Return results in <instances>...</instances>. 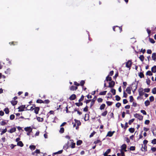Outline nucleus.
I'll return each instance as SVG.
<instances>
[{"instance_id":"obj_35","label":"nucleus","mask_w":156,"mask_h":156,"mask_svg":"<svg viewBox=\"0 0 156 156\" xmlns=\"http://www.w3.org/2000/svg\"><path fill=\"white\" fill-rule=\"evenodd\" d=\"M85 82L84 80H82L80 82V85L82 86V88H83L84 87L83 85L85 84Z\"/></svg>"},{"instance_id":"obj_42","label":"nucleus","mask_w":156,"mask_h":156,"mask_svg":"<svg viewBox=\"0 0 156 156\" xmlns=\"http://www.w3.org/2000/svg\"><path fill=\"white\" fill-rule=\"evenodd\" d=\"M123 85L122 86V87L124 89H125L127 85V82H123Z\"/></svg>"},{"instance_id":"obj_6","label":"nucleus","mask_w":156,"mask_h":156,"mask_svg":"<svg viewBox=\"0 0 156 156\" xmlns=\"http://www.w3.org/2000/svg\"><path fill=\"white\" fill-rule=\"evenodd\" d=\"M97 98L95 96L94 98H93V99H91L90 103V108H91L93 105L95 103V101L96 100Z\"/></svg>"},{"instance_id":"obj_58","label":"nucleus","mask_w":156,"mask_h":156,"mask_svg":"<svg viewBox=\"0 0 156 156\" xmlns=\"http://www.w3.org/2000/svg\"><path fill=\"white\" fill-rule=\"evenodd\" d=\"M152 93L154 94H156V87L154 88L152 90Z\"/></svg>"},{"instance_id":"obj_61","label":"nucleus","mask_w":156,"mask_h":156,"mask_svg":"<svg viewBox=\"0 0 156 156\" xmlns=\"http://www.w3.org/2000/svg\"><path fill=\"white\" fill-rule=\"evenodd\" d=\"M146 83L148 85H149L151 83V80L149 79L146 80Z\"/></svg>"},{"instance_id":"obj_30","label":"nucleus","mask_w":156,"mask_h":156,"mask_svg":"<svg viewBox=\"0 0 156 156\" xmlns=\"http://www.w3.org/2000/svg\"><path fill=\"white\" fill-rule=\"evenodd\" d=\"M107 91H103L101 92L99 94V95H105L106 94V93L107 92Z\"/></svg>"},{"instance_id":"obj_24","label":"nucleus","mask_w":156,"mask_h":156,"mask_svg":"<svg viewBox=\"0 0 156 156\" xmlns=\"http://www.w3.org/2000/svg\"><path fill=\"white\" fill-rule=\"evenodd\" d=\"M122 150H124L125 151H126V144H123L121 146Z\"/></svg>"},{"instance_id":"obj_1","label":"nucleus","mask_w":156,"mask_h":156,"mask_svg":"<svg viewBox=\"0 0 156 156\" xmlns=\"http://www.w3.org/2000/svg\"><path fill=\"white\" fill-rule=\"evenodd\" d=\"M137 85H135L134 86H133V84H132V87H127L126 89V91L128 94H130L131 93V89L133 87H134L135 88L134 89L133 91H135L136 90L137 88Z\"/></svg>"},{"instance_id":"obj_52","label":"nucleus","mask_w":156,"mask_h":156,"mask_svg":"<svg viewBox=\"0 0 156 156\" xmlns=\"http://www.w3.org/2000/svg\"><path fill=\"white\" fill-rule=\"evenodd\" d=\"M7 131V129L6 128L2 131L1 133V135H3V134L5 133Z\"/></svg>"},{"instance_id":"obj_17","label":"nucleus","mask_w":156,"mask_h":156,"mask_svg":"<svg viewBox=\"0 0 156 156\" xmlns=\"http://www.w3.org/2000/svg\"><path fill=\"white\" fill-rule=\"evenodd\" d=\"M10 102L12 105L13 106H15L17 104L18 101H17L14 100L12 99V101H10Z\"/></svg>"},{"instance_id":"obj_53","label":"nucleus","mask_w":156,"mask_h":156,"mask_svg":"<svg viewBox=\"0 0 156 156\" xmlns=\"http://www.w3.org/2000/svg\"><path fill=\"white\" fill-rule=\"evenodd\" d=\"M50 102V101L48 99L45 100L44 101H43V103L48 104Z\"/></svg>"},{"instance_id":"obj_60","label":"nucleus","mask_w":156,"mask_h":156,"mask_svg":"<svg viewBox=\"0 0 156 156\" xmlns=\"http://www.w3.org/2000/svg\"><path fill=\"white\" fill-rule=\"evenodd\" d=\"M10 69H8L6 71H5V72L6 74H10Z\"/></svg>"},{"instance_id":"obj_7","label":"nucleus","mask_w":156,"mask_h":156,"mask_svg":"<svg viewBox=\"0 0 156 156\" xmlns=\"http://www.w3.org/2000/svg\"><path fill=\"white\" fill-rule=\"evenodd\" d=\"M138 92L140 96H142L144 94V92H143V89L142 88H139L138 90Z\"/></svg>"},{"instance_id":"obj_19","label":"nucleus","mask_w":156,"mask_h":156,"mask_svg":"<svg viewBox=\"0 0 156 156\" xmlns=\"http://www.w3.org/2000/svg\"><path fill=\"white\" fill-rule=\"evenodd\" d=\"M147 146L146 145H144V146L143 147V145H142V148H141V150L142 151H147Z\"/></svg>"},{"instance_id":"obj_64","label":"nucleus","mask_w":156,"mask_h":156,"mask_svg":"<svg viewBox=\"0 0 156 156\" xmlns=\"http://www.w3.org/2000/svg\"><path fill=\"white\" fill-rule=\"evenodd\" d=\"M151 143L154 144H156V139H154L151 141Z\"/></svg>"},{"instance_id":"obj_18","label":"nucleus","mask_w":156,"mask_h":156,"mask_svg":"<svg viewBox=\"0 0 156 156\" xmlns=\"http://www.w3.org/2000/svg\"><path fill=\"white\" fill-rule=\"evenodd\" d=\"M111 151V150L110 149H108L105 151V152L103 154L104 156H106L108 155V154L110 153Z\"/></svg>"},{"instance_id":"obj_29","label":"nucleus","mask_w":156,"mask_h":156,"mask_svg":"<svg viewBox=\"0 0 156 156\" xmlns=\"http://www.w3.org/2000/svg\"><path fill=\"white\" fill-rule=\"evenodd\" d=\"M75 104L77 106L80 107L81 106L83 105V103L81 102H76L75 103Z\"/></svg>"},{"instance_id":"obj_45","label":"nucleus","mask_w":156,"mask_h":156,"mask_svg":"<svg viewBox=\"0 0 156 156\" xmlns=\"http://www.w3.org/2000/svg\"><path fill=\"white\" fill-rule=\"evenodd\" d=\"M64 129L63 127H61L59 130V132L60 133H62L64 132Z\"/></svg>"},{"instance_id":"obj_63","label":"nucleus","mask_w":156,"mask_h":156,"mask_svg":"<svg viewBox=\"0 0 156 156\" xmlns=\"http://www.w3.org/2000/svg\"><path fill=\"white\" fill-rule=\"evenodd\" d=\"M97 101L98 102H102L103 101V99L101 98H99L97 99Z\"/></svg>"},{"instance_id":"obj_34","label":"nucleus","mask_w":156,"mask_h":156,"mask_svg":"<svg viewBox=\"0 0 156 156\" xmlns=\"http://www.w3.org/2000/svg\"><path fill=\"white\" fill-rule=\"evenodd\" d=\"M139 76L140 78H141L144 77V75L143 73L142 72H140L139 74Z\"/></svg>"},{"instance_id":"obj_11","label":"nucleus","mask_w":156,"mask_h":156,"mask_svg":"<svg viewBox=\"0 0 156 156\" xmlns=\"http://www.w3.org/2000/svg\"><path fill=\"white\" fill-rule=\"evenodd\" d=\"M24 130L27 132H31L32 130V129L30 127H25L24 129Z\"/></svg>"},{"instance_id":"obj_57","label":"nucleus","mask_w":156,"mask_h":156,"mask_svg":"<svg viewBox=\"0 0 156 156\" xmlns=\"http://www.w3.org/2000/svg\"><path fill=\"white\" fill-rule=\"evenodd\" d=\"M121 103L119 102H118L116 104L115 106L118 108H119L121 106Z\"/></svg>"},{"instance_id":"obj_39","label":"nucleus","mask_w":156,"mask_h":156,"mask_svg":"<svg viewBox=\"0 0 156 156\" xmlns=\"http://www.w3.org/2000/svg\"><path fill=\"white\" fill-rule=\"evenodd\" d=\"M37 120L39 122H42L44 120L43 118H41L40 117H38L37 118Z\"/></svg>"},{"instance_id":"obj_16","label":"nucleus","mask_w":156,"mask_h":156,"mask_svg":"<svg viewBox=\"0 0 156 156\" xmlns=\"http://www.w3.org/2000/svg\"><path fill=\"white\" fill-rule=\"evenodd\" d=\"M18 42L17 41H12L9 42V44L10 45H17L18 44Z\"/></svg>"},{"instance_id":"obj_3","label":"nucleus","mask_w":156,"mask_h":156,"mask_svg":"<svg viewBox=\"0 0 156 156\" xmlns=\"http://www.w3.org/2000/svg\"><path fill=\"white\" fill-rule=\"evenodd\" d=\"M134 116L139 119L140 120H142L143 119V117L140 114L137 113H136L134 115Z\"/></svg>"},{"instance_id":"obj_14","label":"nucleus","mask_w":156,"mask_h":156,"mask_svg":"<svg viewBox=\"0 0 156 156\" xmlns=\"http://www.w3.org/2000/svg\"><path fill=\"white\" fill-rule=\"evenodd\" d=\"M78 89V87L77 86H72L70 87V90L72 91H74Z\"/></svg>"},{"instance_id":"obj_51","label":"nucleus","mask_w":156,"mask_h":156,"mask_svg":"<svg viewBox=\"0 0 156 156\" xmlns=\"http://www.w3.org/2000/svg\"><path fill=\"white\" fill-rule=\"evenodd\" d=\"M135 120L134 119H133L130 120H129V125H131L132 123V122H133Z\"/></svg>"},{"instance_id":"obj_9","label":"nucleus","mask_w":156,"mask_h":156,"mask_svg":"<svg viewBox=\"0 0 156 156\" xmlns=\"http://www.w3.org/2000/svg\"><path fill=\"white\" fill-rule=\"evenodd\" d=\"M26 108L25 105H22L18 108L19 112H22L24 110V109Z\"/></svg>"},{"instance_id":"obj_26","label":"nucleus","mask_w":156,"mask_h":156,"mask_svg":"<svg viewBox=\"0 0 156 156\" xmlns=\"http://www.w3.org/2000/svg\"><path fill=\"white\" fill-rule=\"evenodd\" d=\"M108 113V111L107 110H105L101 114V115L103 116H105Z\"/></svg>"},{"instance_id":"obj_56","label":"nucleus","mask_w":156,"mask_h":156,"mask_svg":"<svg viewBox=\"0 0 156 156\" xmlns=\"http://www.w3.org/2000/svg\"><path fill=\"white\" fill-rule=\"evenodd\" d=\"M146 30L148 34V36H149L150 35V34H151V30L148 28H147Z\"/></svg>"},{"instance_id":"obj_5","label":"nucleus","mask_w":156,"mask_h":156,"mask_svg":"<svg viewBox=\"0 0 156 156\" xmlns=\"http://www.w3.org/2000/svg\"><path fill=\"white\" fill-rule=\"evenodd\" d=\"M115 85V82L114 81H111L109 83V85L107 87H113Z\"/></svg>"},{"instance_id":"obj_62","label":"nucleus","mask_w":156,"mask_h":156,"mask_svg":"<svg viewBox=\"0 0 156 156\" xmlns=\"http://www.w3.org/2000/svg\"><path fill=\"white\" fill-rule=\"evenodd\" d=\"M88 106L87 105L85 108H84L83 109V111L84 112H87L88 110Z\"/></svg>"},{"instance_id":"obj_59","label":"nucleus","mask_w":156,"mask_h":156,"mask_svg":"<svg viewBox=\"0 0 156 156\" xmlns=\"http://www.w3.org/2000/svg\"><path fill=\"white\" fill-rule=\"evenodd\" d=\"M129 150L130 151H134L135 150V147L134 146H131L130 147Z\"/></svg>"},{"instance_id":"obj_28","label":"nucleus","mask_w":156,"mask_h":156,"mask_svg":"<svg viewBox=\"0 0 156 156\" xmlns=\"http://www.w3.org/2000/svg\"><path fill=\"white\" fill-rule=\"evenodd\" d=\"M106 106V105L105 104H103L100 106V109L101 110L104 109Z\"/></svg>"},{"instance_id":"obj_47","label":"nucleus","mask_w":156,"mask_h":156,"mask_svg":"<svg viewBox=\"0 0 156 156\" xmlns=\"http://www.w3.org/2000/svg\"><path fill=\"white\" fill-rule=\"evenodd\" d=\"M15 117V115H14L12 114L10 116V119L11 120H12L14 119Z\"/></svg>"},{"instance_id":"obj_31","label":"nucleus","mask_w":156,"mask_h":156,"mask_svg":"<svg viewBox=\"0 0 156 156\" xmlns=\"http://www.w3.org/2000/svg\"><path fill=\"white\" fill-rule=\"evenodd\" d=\"M144 104L146 106H147L150 105V101L148 100H147L145 101Z\"/></svg>"},{"instance_id":"obj_33","label":"nucleus","mask_w":156,"mask_h":156,"mask_svg":"<svg viewBox=\"0 0 156 156\" xmlns=\"http://www.w3.org/2000/svg\"><path fill=\"white\" fill-rule=\"evenodd\" d=\"M146 75L152 76L153 75V73L150 71H148L146 73Z\"/></svg>"},{"instance_id":"obj_21","label":"nucleus","mask_w":156,"mask_h":156,"mask_svg":"<svg viewBox=\"0 0 156 156\" xmlns=\"http://www.w3.org/2000/svg\"><path fill=\"white\" fill-rule=\"evenodd\" d=\"M23 144L21 141H19L17 143V145L20 147H23Z\"/></svg>"},{"instance_id":"obj_44","label":"nucleus","mask_w":156,"mask_h":156,"mask_svg":"<svg viewBox=\"0 0 156 156\" xmlns=\"http://www.w3.org/2000/svg\"><path fill=\"white\" fill-rule=\"evenodd\" d=\"M36 102L38 103H43V101L41 99H38L37 100Z\"/></svg>"},{"instance_id":"obj_38","label":"nucleus","mask_w":156,"mask_h":156,"mask_svg":"<svg viewBox=\"0 0 156 156\" xmlns=\"http://www.w3.org/2000/svg\"><path fill=\"white\" fill-rule=\"evenodd\" d=\"M129 131L131 133H133L134 132L135 129L134 128H131L129 129Z\"/></svg>"},{"instance_id":"obj_36","label":"nucleus","mask_w":156,"mask_h":156,"mask_svg":"<svg viewBox=\"0 0 156 156\" xmlns=\"http://www.w3.org/2000/svg\"><path fill=\"white\" fill-rule=\"evenodd\" d=\"M4 110L6 114H8L9 112V109L8 108H5Z\"/></svg>"},{"instance_id":"obj_46","label":"nucleus","mask_w":156,"mask_h":156,"mask_svg":"<svg viewBox=\"0 0 156 156\" xmlns=\"http://www.w3.org/2000/svg\"><path fill=\"white\" fill-rule=\"evenodd\" d=\"M71 141H72L73 142L71 144V147L72 148H73L75 147V143H73V140H71Z\"/></svg>"},{"instance_id":"obj_8","label":"nucleus","mask_w":156,"mask_h":156,"mask_svg":"<svg viewBox=\"0 0 156 156\" xmlns=\"http://www.w3.org/2000/svg\"><path fill=\"white\" fill-rule=\"evenodd\" d=\"M74 120L76 123L77 124V126H76V129H77L79 128V126H80L81 124V122L79 120H77L76 119H74Z\"/></svg>"},{"instance_id":"obj_12","label":"nucleus","mask_w":156,"mask_h":156,"mask_svg":"<svg viewBox=\"0 0 156 156\" xmlns=\"http://www.w3.org/2000/svg\"><path fill=\"white\" fill-rule=\"evenodd\" d=\"M115 131H113L112 132L111 131H109L106 135V136H108L109 137H111L112 136L113 134L115 133Z\"/></svg>"},{"instance_id":"obj_20","label":"nucleus","mask_w":156,"mask_h":156,"mask_svg":"<svg viewBox=\"0 0 156 156\" xmlns=\"http://www.w3.org/2000/svg\"><path fill=\"white\" fill-rule=\"evenodd\" d=\"M152 59L154 61H156V53H154L152 54Z\"/></svg>"},{"instance_id":"obj_40","label":"nucleus","mask_w":156,"mask_h":156,"mask_svg":"<svg viewBox=\"0 0 156 156\" xmlns=\"http://www.w3.org/2000/svg\"><path fill=\"white\" fill-rule=\"evenodd\" d=\"M115 100L117 101H119L121 99L120 97L118 95H116L115 96Z\"/></svg>"},{"instance_id":"obj_43","label":"nucleus","mask_w":156,"mask_h":156,"mask_svg":"<svg viewBox=\"0 0 156 156\" xmlns=\"http://www.w3.org/2000/svg\"><path fill=\"white\" fill-rule=\"evenodd\" d=\"M112 93L113 95H115L116 94V90L115 89H112L111 90Z\"/></svg>"},{"instance_id":"obj_10","label":"nucleus","mask_w":156,"mask_h":156,"mask_svg":"<svg viewBox=\"0 0 156 156\" xmlns=\"http://www.w3.org/2000/svg\"><path fill=\"white\" fill-rule=\"evenodd\" d=\"M76 98V95L74 94H73L70 96L69 99L70 100L73 101Z\"/></svg>"},{"instance_id":"obj_49","label":"nucleus","mask_w":156,"mask_h":156,"mask_svg":"<svg viewBox=\"0 0 156 156\" xmlns=\"http://www.w3.org/2000/svg\"><path fill=\"white\" fill-rule=\"evenodd\" d=\"M149 100L151 102L153 101L154 100V98L153 96H150L149 98Z\"/></svg>"},{"instance_id":"obj_13","label":"nucleus","mask_w":156,"mask_h":156,"mask_svg":"<svg viewBox=\"0 0 156 156\" xmlns=\"http://www.w3.org/2000/svg\"><path fill=\"white\" fill-rule=\"evenodd\" d=\"M34 112L36 114L38 113L39 111L40 110V108L39 107H36L34 108Z\"/></svg>"},{"instance_id":"obj_23","label":"nucleus","mask_w":156,"mask_h":156,"mask_svg":"<svg viewBox=\"0 0 156 156\" xmlns=\"http://www.w3.org/2000/svg\"><path fill=\"white\" fill-rule=\"evenodd\" d=\"M30 105H29L27 106V107L26 108V110H30L31 111H33L34 110V107H33V106H31L30 107V109L28 108V107H30Z\"/></svg>"},{"instance_id":"obj_27","label":"nucleus","mask_w":156,"mask_h":156,"mask_svg":"<svg viewBox=\"0 0 156 156\" xmlns=\"http://www.w3.org/2000/svg\"><path fill=\"white\" fill-rule=\"evenodd\" d=\"M68 142V141L67 143L65 144L63 146V148L66 150L69 148Z\"/></svg>"},{"instance_id":"obj_41","label":"nucleus","mask_w":156,"mask_h":156,"mask_svg":"<svg viewBox=\"0 0 156 156\" xmlns=\"http://www.w3.org/2000/svg\"><path fill=\"white\" fill-rule=\"evenodd\" d=\"M82 143V141L81 140H79L77 141L76 144L79 146Z\"/></svg>"},{"instance_id":"obj_32","label":"nucleus","mask_w":156,"mask_h":156,"mask_svg":"<svg viewBox=\"0 0 156 156\" xmlns=\"http://www.w3.org/2000/svg\"><path fill=\"white\" fill-rule=\"evenodd\" d=\"M139 58L141 61L143 62L144 61V57L143 55H140Z\"/></svg>"},{"instance_id":"obj_22","label":"nucleus","mask_w":156,"mask_h":156,"mask_svg":"<svg viewBox=\"0 0 156 156\" xmlns=\"http://www.w3.org/2000/svg\"><path fill=\"white\" fill-rule=\"evenodd\" d=\"M151 70L152 72L155 73L156 72V66H154L152 67L151 69Z\"/></svg>"},{"instance_id":"obj_50","label":"nucleus","mask_w":156,"mask_h":156,"mask_svg":"<svg viewBox=\"0 0 156 156\" xmlns=\"http://www.w3.org/2000/svg\"><path fill=\"white\" fill-rule=\"evenodd\" d=\"M129 101L131 102H132L134 100V99H133V96H129Z\"/></svg>"},{"instance_id":"obj_48","label":"nucleus","mask_w":156,"mask_h":156,"mask_svg":"<svg viewBox=\"0 0 156 156\" xmlns=\"http://www.w3.org/2000/svg\"><path fill=\"white\" fill-rule=\"evenodd\" d=\"M106 103L107 104V105L108 106H109L111 105H112L113 102H111V101H107L106 102Z\"/></svg>"},{"instance_id":"obj_37","label":"nucleus","mask_w":156,"mask_h":156,"mask_svg":"<svg viewBox=\"0 0 156 156\" xmlns=\"http://www.w3.org/2000/svg\"><path fill=\"white\" fill-rule=\"evenodd\" d=\"M30 148L32 150H35L36 148V146L34 145H31L30 146Z\"/></svg>"},{"instance_id":"obj_4","label":"nucleus","mask_w":156,"mask_h":156,"mask_svg":"<svg viewBox=\"0 0 156 156\" xmlns=\"http://www.w3.org/2000/svg\"><path fill=\"white\" fill-rule=\"evenodd\" d=\"M132 62L131 60H129L126 64V67L128 68H130L132 66Z\"/></svg>"},{"instance_id":"obj_15","label":"nucleus","mask_w":156,"mask_h":156,"mask_svg":"<svg viewBox=\"0 0 156 156\" xmlns=\"http://www.w3.org/2000/svg\"><path fill=\"white\" fill-rule=\"evenodd\" d=\"M109 75H108L106 78V79L104 81V82L105 81H112V78L111 77L109 76Z\"/></svg>"},{"instance_id":"obj_25","label":"nucleus","mask_w":156,"mask_h":156,"mask_svg":"<svg viewBox=\"0 0 156 156\" xmlns=\"http://www.w3.org/2000/svg\"><path fill=\"white\" fill-rule=\"evenodd\" d=\"M16 131V128L15 127H13V128H11L9 130V132L10 133H12Z\"/></svg>"},{"instance_id":"obj_54","label":"nucleus","mask_w":156,"mask_h":156,"mask_svg":"<svg viewBox=\"0 0 156 156\" xmlns=\"http://www.w3.org/2000/svg\"><path fill=\"white\" fill-rule=\"evenodd\" d=\"M149 40L150 42L152 44H154L155 42L154 40L152 38H149Z\"/></svg>"},{"instance_id":"obj_2","label":"nucleus","mask_w":156,"mask_h":156,"mask_svg":"<svg viewBox=\"0 0 156 156\" xmlns=\"http://www.w3.org/2000/svg\"><path fill=\"white\" fill-rule=\"evenodd\" d=\"M122 27H119L117 26H114L113 28V29L114 31L119 32L120 33L122 30Z\"/></svg>"},{"instance_id":"obj_55","label":"nucleus","mask_w":156,"mask_h":156,"mask_svg":"<svg viewBox=\"0 0 156 156\" xmlns=\"http://www.w3.org/2000/svg\"><path fill=\"white\" fill-rule=\"evenodd\" d=\"M7 124V123L6 122H5L4 121H2L0 122V125L1 126H4L5 125Z\"/></svg>"}]
</instances>
